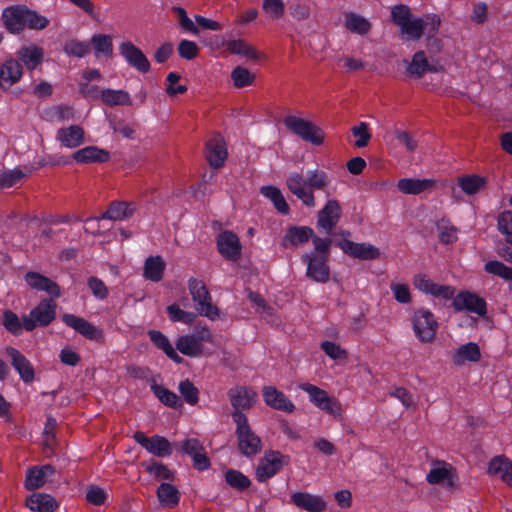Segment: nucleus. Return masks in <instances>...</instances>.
<instances>
[{"mask_svg": "<svg viewBox=\"0 0 512 512\" xmlns=\"http://www.w3.org/2000/svg\"><path fill=\"white\" fill-rule=\"evenodd\" d=\"M90 48H93L97 58H111L113 55V39L110 35L97 33L94 34L90 41Z\"/></svg>", "mask_w": 512, "mask_h": 512, "instance_id": "nucleus-39", "label": "nucleus"}, {"mask_svg": "<svg viewBox=\"0 0 512 512\" xmlns=\"http://www.w3.org/2000/svg\"><path fill=\"white\" fill-rule=\"evenodd\" d=\"M62 320L67 326L73 328L88 339L98 340L102 336L101 330H99L96 326L84 318L75 316L73 314H65L62 317Z\"/></svg>", "mask_w": 512, "mask_h": 512, "instance_id": "nucleus-27", "label": "nucleus"}, {"mask_svg": "<svg viewBox=\"0 0 512 512\" xmlns=\"http://www.w3.org/2000/svg\"><path fill=\"white\" fill-rule=\"evenodd\" d=\"M205 343H213V336L207 328H202L194 335L180 336L176 341V348L183 355L200 357L205 353Z\"/></svg>", "mask_w": 512, "mask_h": 512, "instance_id": "nucleus-11", "label": "nucleus"}, {"mask_svg": "<svg viewBox=\"0 0 512 512\" xmlns=\"http://www.w3.org/2000/svg\"><path fill=\"white\" fill-rule=\"evenodd\" d=\"M314 231L306 226H292L287 229L282 239V246L286 249L304 245L313 236Z\"/></svg>", "mask_w": 512, "mask_h": 512, "instance_id": "nucleus-29", "label": "nucleus"}, {"mask_svg": "<svg viewBox=\"0 0 512 512\" xmlns=\"http://www.w3.org/2000/svg\"><path fill=\"white\" fill-rule=\"evenodd\" d=\"M391 17L399 27L402 36L409 40L418 39L422 33L433 36L438 32L441 20L435 14L426 15L423 19L413 17L406 5H397L392 8Z\"/></svg>", "mask_w": 512, "mask_h": 512, "instance_id": "nucleus-1", "label": "nucleus"}, {"mask_svg": "<svg viewBox=\"0 0 512 512\" xmlns=\"http://www.w3.org/2000/svg\"><path fill=\"white\" fill-rule=\"evenodd\" d=\"M23 68L21 63L13 58L7 59L0 67V84L2 82L13 85L22 78Z\"/></svg>", "mask_w": 512, "mask_h": 512, "instance_id": "nucleus-37", "label": "nucleus"}, {"mask_svg": "<svg viewBox=\"0 0 512 512\" xmlns=\"http://www.w3.org/2000/svg\"><path fill=\"white\" fill-rule=\"evenodd\" d=\"M413 285L420 292L438 300H452L455 295V288L453 286L436 283L425 274L415 275Z\"/></svg>", "mask_w": 512, "mask_h": 512, "instance_id": "nucleus-12", "label": "nucleus"}, {"mask_svg": "<svg viewBox=\"0 0 512 512\" xmlns=\"http://www.w3.org/2000/svg\"><path fill=\"white\" fill-rule=\"evenodd\" d=\"M73 159L78 163H102L109 159V153L96 146H87L77 150Z\"/></svg>", "mask_w": 512, "mask_h": 512, "instance_id": "nucleus-36", "label": "nucleus"}, {"mask_svg": "<svg viewBox=\"0 0 512 512\" xmlns=\"http://www.w3.org/2000/svg\"><path fill=\"white\" fill-rule=\"evenodd\" d=\"M152 391L154 392L155 396L166 406L169 407H177L178 405V397L175 393L171 392L170 390L166 389L165 387L161 385L154 384L151 386Z\"/></svg>", "mask_w": 512, "mask_h": 512, "instance_id": "nucleus-57", "label": "nucleus"}, {"mask_svg": "<svg viewBox=\"0 0 512 512\" xmlns=\"http://www.w3.org/2000/svg\"><path fill=\"white\" fill-rule=\"evenodd\" d=\"M354 138L353 145L357 148L366 147L372 137L369 125L366 122H360L351 128Z\"/></svg>", "mask_w": 512, "mask_h": 512, "instance_id": "nucleus-50", "label": "nucleus"}, {"mask_svg": "<svg viewBox=\"0 0 512 512\" xmlns=\"http://www.w3.org/2000/svg\"><path fill=\"white\" fill-rule=\"evenodd\" d=\"M102 101L109 105H131L130 95L123 90L105 89L101 92Z\"/></svg>", "mask_w": 512, "mask_h": 512, "instance_id": "nucleus-49", "label": "nucleus"}, {"mask_svg": "<svg viewBox=\"0 0 512 512\" xmlns=\"http://www.w3.org/2000/svg\"><path fill=\"white\" fill-rule=\"evenodd\" d=\"M340 203L335 199H329L324 207L318 212L317 226L318 228L330 233L339 222L341 217Z\"/></svg>", "mask_w": 512, "mask_h": 512, "instance_id": "nucleus-20", "label": "nucleus"}, {"mask_svg": "<svg viewBox=\"0 0 512 512\" xmlns=\"http://www.w3.org/2000/svg\"><path fill=\"white\" fill-rule=\"evenodd\" d=\"M298 387L308 394L310 402L317 408L332 416H341L340 403L335 398L330 397L325 390L310 383H301Z\"/></svg>", "mask_w": 512, "mask_h": 512, "instance_id": "nucleus-10", "label": "nucleus"}, {"mask_svg": "<svg viewBox=\"0 0 512 512\" xmlns=\"http://www.w3.org/2000/svg\"><path fill=\"white\" fill-rule=\"evenodd\" d=\"M412 328L419 341L431 343L435 339L438 322L430 310L419 308L412 316Z\"/></svg>", "mask_w": 512, "mask_h": 512, "instance_id": "nucleus-7", "label": "nucleus"}, {"mask_svg": "<svg viewBox=\"0 0 512 512\" xmlns=\"http://www.w3.org/2000/svg\"><path fill=\"white\" fill-rule=\"evenodd\" d=\"M219 253L227 260L237 261L241 257L242 245L238 236L231 231H223L217 237Z\"/></svg>", "mask_w": 512, "mask_h": 512, "instance_id": "nucleus-19", "label": "nucleus"}, {"mask_svg": "<svg viewBox=\"0 0 512 512\" xmlns=\"http://www.w3.org/2000/svg\"><path fill=\"white\" fill-rule=\"evenodd\" d=\"M286 185L305 206L312 208L316 205L313 189H325L329 185V177L324 171L314 170L308 172L305 180L301 174L294 172L288 176Z\"/></svg>", "mask_w": 512, "mask_h": 512, "instance_id": "nucleus-3", "label": "nucleus"}, {"mask_svg": "<svg viewBox=\"0 0 512 512\" xmlns=\"http://www.w3.org/2000/svg\"><path fill=\"white\" fill-rule=\"evenodd\" d=\"M20 170H12L0 173V189H7L17 185L23 178Z\"/></svg>", "mask_w": 512, "mask_h": 512, "instance_id": "nucleus-63", "label": "nucleus"}, {"mask_svg": "<svg viewBox=\"0 0 512 512\" xmlns=\"http://www.w3.org/2000/svg\"><path fill=\"white\" fill-rule=\"evenodd\" d=\"M329 257L323 254H304L302 261L307 264L306 276L318 283H326L330 279Z\"/></svg>", "mask_w": 512, "mask_h": 512, "instance_id": "nucleus-14", "label": "nucleus"}, {"mask_svg": "<svg viewBox=\"0 0 512 512\" xmlns=\"http://www.w3.org/2000/svg\"><path fill=\"white\" fill-rule=\"evenodd\" d=\"M1 21L4 28L11 34H20L25 29L44 30L50 23L46 16L20 4L4 8Z\"/></svg>", "mask_w": 512, "mask_h": 512, "instance_id": "nucleus-2", "label": "nucleus"}, {"mask_svg": "<svg viewBox=\"0 0 512 512\" xmlns=\"http://www.w3.org/2000/svg\"><path fill=\"white\" fill-rule=\"evenodd\" d=\"M120 54L134 68L142 73L148 72L150 63L143 52L137 48L132 42L124 41L119 46Z\"/></svg>", "mask_w": 512, "mask_h": 512, "instance_id": "nucleus-23", "label": "nucleus"}, {"mask_svg": "<svg viewBox=\"0 0 512 512\" xmlns=\"http://www.w3.org/2000/svg\"><path fill=\"white\" fill-rule=\"evenodd\" d=\"M18 61H21L25 67L32 71L36 69L44 60L43 48L35 45H24L16 52Z\"/></svg>", "mask_w": 512, "mask_h": 512, "instance_id": "nucleus-30", "label": "nucleus"}, {"mask_svg": "<svg viewBox=\"0 0 512 512\" xmlns=\"http://www.w3.org/2000/svg\"><path fill=\"white\" fill-rule=\"evenodd\" d=\"M458 185L468 195H473L485 188L486 179L478 175H466L458 178Z\"/></svg>", "mask_w": 512, "mask_h": 512, "instance_id": "nucleus-45", "label": "nucleus"}, {"mask_svg": "<svg viewBox=\"0 0 512 512\" xmlns=\"http://www.w3.org/2000/svg\"><path fill=\"white\" fill-rule=\"evenodd\" d=\"M320 346L324 353L332 360H345L348 357L347 351L335 342L323 341Z\"/></svg>", "mask_w": 512, "mask_h": 512, "instance_id": "nucleus-56", "label": "nucleus"}, {"mask_svg": "<svg viewBox=\"0 0 512 512\" xmlns=\"http://www.w3.org/2000/svg\"><path fill=\"white\" fill-rule=\"evenodd\" d=\"M205 156L213 168H220L224 165L228 152L225 140L221 135H213L206 142Z\"/></svg>", "mask_w": 512, "mask_h": 512, "instance_id": "nucleus-17", "label": "nucleus"}, {"mask_svg": "<svg viewBox=\"0 0 512 512\" xmlns=\"http://www.w3.org/2000/svg\"><path fill=\"white\" fill-rule=\"evenodd\" d=\"M26 506L34 512H54L58 503L51 495L37 492L26 499Z\"/></svg>", "mask_w": 512, "mask_h": 512, "instance_id": "nucleus-33", "label": "nucleus"}, {"mask_svg": "<svg viewBox=\"0 0 512 512\" xmlns=\"http://www.w3.org/2000/svg\"><path fill=\"white\" fill-rule=\"evenodd\" d=\"M178 52L180 57L186 60H192L199 54V48L193 41L182 40L178 46Z\"/></svg>", "mask_w": 512, "mask_h": 512, "instance_id": "nucleus-64", "label": "nucleus"}, {"mask_svg": "<svg viewBox=\"0 0 512 512\" xmlns=\"http://www.w3.org/2000/svg\"><path fill=\"white\" fill-rule=\"evenodd\" d=\"M134 209L131 205L125 202H114L112 203L101 218L90 219L87 221L88 224L99 222L101 219L109 220H123L133 214Z\"/></svg>", "mask_w": 512, "mask_h": 512, "instance_id": "nucleus-40", "label": "nucleus"}, {"mask_svg": "<svg viewBox=\"0 0 512 512\" xmlns=\"http://www.w3.org/2000/svg\"><path fill=\"white\" fill-rule=\"evenodd\" d=\"M63 50L69 56L82 58L90 52V43L78 39H71L65 43Z\"/></svg>", "mask_w": 512, "mask_h": 512, "instance_id": "nucleus-53", "label": "nucleus"}, {"mask_svg": "<svg viewBox=\"0 0 512 512\" xmlns=\"http://www.w3.org/2000/svg\"><path fill=\"white\" fill-rule=\"evenodd\" d=\"M54 474V468L51 465L34 466L27 471L25 479V488L34 490L42 487L47 479Z\"/></svg>", "mask_w": 512, "mask_h": 512, "instance_id": "nucleus-31", "label": "nucleus"}, {"mask_svg": "<svg viewBox=\"0 0 512 512\" xmlns=\"http://www.w3.org/2000/svg\"><path fill=\"white\" fill-rule=\"evenodd\" d=\"M57 304L53 299L41 300L27 316L23 317V326L26 331H32L37 326L46 327L56 318Z\"/></svg>", "mask_w": 512, "mask_h": 512, "instance_id": "nucleus-6", "label": "nucleus"}, {"mask_svg": "<svg viewBox=\"0 0 512 512\" xmlns=\"http://www.w3.org/2000/svg\"><path fill=\"white\" fill-rule=\"evenodd\" d=\"M232 418L236 424L235 435L240 453L247 458L259 454L262 450V441L252 430L248 417L240 411H235Z\"/></svg>", "mask_w": 512, "mask_h": 512, "instance_id": "nucleus-4", "label": "nucleus"}, {"mask_svg": "<svg viewBox=\"0 0 512 512\" xmlns=\"http://www.w3.org/2000/svg\"><path fill=\"white\" fill-rule=\"evenodd\" d=\"M390 289L395 300L401 304H408L411 302L410 287L404 283H391Z\"/></svg>", "mask_w": 512, "mask_h": 512, "instance_id": "nucleus-60", "label": "nucleus"}, {"mask_svg": "<svg viewBox=\"0 0 512 512\" xmlns=\"http://www.w3.org/2000/svg\"><path fill=\"white\" fill-rule=\"evenodd\" d=\"M157 496L162 506H176L180 499L178 490L171 484L163 483L157 490Z\"/></svg>", "mask_w": 512, "mask_h": 512, "instance_id": "nucleus-47", "label": "nucleus"}, {"mask_svg": "<svg viewBox=\"0 0 512 512\" xmlns=\"http://www.w3.org/2000/svg\"><path fill=\"white\" fill-rule=\"evenodd\" d=\"M226 482L235 489L244 490L251 485L250 479L242 472L234 469H229L225 473Z\"/></svg>", "mask_w": 512, "mask_h": 512, "instance_id": "nucleus-54", "label": "nucleus"}, {"mask_svg": "<svg viewBox=\"0 0 512 512\" xmlns=\"http://www.w3.org/2000/svg\"><path fill=\"white\" fill-rule=\"evenodd\" d=\"M179 391L188 404L194 405L198 402V389L189 380L180 383Z\"/></svg>", "mask_w": 512, "mask_h": 512, "instance_id": "nucleus-62", "label": "nucleus"}, {"mask_svg": "<svg viewBox=\"0 0 512 512\" xmlns=\"http://www.w3.org/2000/svg\"><path fill=\"white\" fill-rule=\"evenodd\" d=\"M166 81V92L169 96L184 94L187 91V87L185 85L179 84L180 76L175 72L169 73L167 75Z\"/></svg>", "mask_w": 512, "mask_h": 512, "instance_id": "nucleus-61", "label": "nucleus"}, {"mask_svg": "<svg viewBox=\"0 0 512 512\" xmlns=\"http://www.w3.org/2000/svg\"><path fill=\"white\" fill-rule=\"evenodd\" d=\"M188 288L199 314L210 320L219 318V309L212 303L210 293L203 281L191 278L188 281Z\"/></svg>", "mask_w": 512, "mask_h": 512, "instance_id": "nucleus-5", "label": "nucleus"}, {"mask_svg": "<svg viewBox=\"0 0 512 512\" xmlns=\"http://www.w3.org/2000/svg\"><path fill=\"white\" fill-rule=\"evenodd\" d=\"M25 281L31 288L37 291H45L53 298H59L61 295L59 286L54 281L38 272L31 271L26 273Z\"/></svg>", "mask_w": 512, "mask_h": 512, "instance_id": "nucleus-28", "label": "nucleus"}, {"mask_svg": "<svg viewBox=\"0 0 512 512\" xmlns=\"http://www.w3.org/2000/svg\"><path fill=\"white\" fill-rule=\"evenodd\" d=\"M256 75L242 66H236L231 71V80L234 87L240 89L254 84Z\"/></svg>", "mask_w": 512, "mask_h": 512, "instance_id": "nucleus-48", "label": "nucleus"}, {"mask_svg": "<svg viewBox=\"0 0 512 512\" xmlns=\"http://www.w3.org/2000/svg\"><path fill=\"white\" fill-rule=\"evenodd\" d=\"M231 405L238 411V409H250L253 407L257 400V393L252 388L244 386H237L231 388L228 392Z\"/></svg>", "mask_w": 512, "mask_h": 512, "instance_id": "nucleus-25", "label": "nucleus"}, {"mask_svg": "<svg viewBox=\"0 0 512 512\" xmlns=\"http://www.w3.org/2000/svg\"><path fill=\"white\" fill-rule=\"evenodd\" d=\"M261 392L263 400L268 407L289 414L295 411V404L276 387L266 385L263 386Z\"/></svg>", "mask_w": 512, "mask_h": 512, "instance_id": "nucleus-16", "label": "nucleus"}, {"mask_svg": "<svg viewBox=\"0 0 512 512\" xmlns=\"http://www.w3.org/2000/svg\"><path fill=\"white\" fill-rule=\"evenodd\" d=\"M339 247L351 257L361 260H373L380 257V251L377 247L368 243H354L348 239L339 242Z\"/></svg>", "mask_w": 512, "mask_h": 512, "instance_id": "nucleus-21", "label": "nucleus"}, {"mask_svg": "<svg viewBox=\"0 0 512 512\" xmlns=\"http://www.w3.org/2000/svg\"><path fill=\"white\" fill-rule=\"evenodd\" d=\"M57 139L65 147L76 148L84 142V130L78 125L61 128L57 132Z\"/></svg>", "mask_w": 512, "mask_h": 512, "instance_id": "nucleus-35", "label": "nucleus"}, {"mask_svg": "<svg viewBox=\"0 0 512 512\" xmlns=\"http://www.w3.org/2000/svg\"><path fill=\"white\" fill-rule=\"evenodd\" d=\"M108 498L107 492L101 487L91 485L87 487L86 500L88 503L100 506L105 503Z\"/></svg>", "mask_w": 512, "mask_h": 512, "instance_id": "nucleus-58", "label": "nucleus"}, {"mask_svg": "<svg viewBox=\"0 0 512 512\" xmlns=\"http://www.w3.org/2000/svg\"><path fill=\"white\" fill-rule=\"evenodd\" d=\"M148 335L154 345L161 349L167 355V357L176 363L182 362L183 359L178 355L169 339L163 333L156 330H150Z\"/></svg>", "mask_w": 512, "mask_h": 512, "instance_id": "nucleus-41", "label": "nucleus"}, {"mask_svg": "<svg viewBox=\"0 0 512 512\" xmlns=\"http://www.w3.org/2000/svg\"><path fill=\"white\" fill-rule=\"evenodd\" d=\"M165 263L160 256H150L144 264V277L154 282L162 279Z\"/></svg>", "mask_w": 512, "mask_h": 512, "instance_id": "nucleus-43", "label": "nucleus"}, {"mask_svg": "<svg viewBox=\"0 0 512 512\" xmlns=\"http://www.w3.org/2000/svg\"><path fill=\"white\" fill-rule=\"evenodd\" d=\"M226 46L229 53L248 60H257L260 57L259 52L252 45L241 39L229 41Z\"/></svg>", "mask_w": 512, "mask_h": 512, "instance_id": "nucleus-42", "label": "nucleus"}, {"mask_svg": "<svg viewBox=\"0 0 512 512\" xmlns=\"http://www.w3.org/2000/svg\"><path fill=\"white\" fill-rule=\"evenodd\" d=\"M434 184L432 179L404 178L398 181L397 187L404 194L416 195L433 188Z\"/></svg>", "mask_w": 512, "mask_h": 512, "instance_id": "nucleus-38", "label": "nucleus"}, {"mask_svg": "<svg viewBox=\"0 0 512 512\" xmlns=\"http://www.w3.org/2000/svg\"><path fill=\"white\" fill-rule=\"evenodd\" d=\"M291 502L298 508L308 512H323L326 507V501L319 495H313L308 492H295L291 495Z\"/></svg>", "mask_w": 512, "mask_h": 512, "instance_id": "nucleus-24", "label": "nucleus"}, {"mask_svg": "<svg viewBox=\"0 0 512 512\" xmlns=\"http://www.w3.org/2000/svg\"><path fill=\"white\" fill-rule=\"evenodd\" d=\"M452 306L456 311H468L479 316L486 314V302L483 298L469 291H462L452 298Z\"/></svg>", "mask_w": 512, "mask_h": 512, "instance_id": "nucleus-15", "label": "nucleus"}, {"mask_svg": "<svg viewBox=\"0 0 512 512\" xmlns=\"http://www.w3.org/2000/svg\"><path fill=\"white\" fill-rule=\"evenodd\" d=\"M5 352L10 357L11 364L18 372L22 381L25 383H31L35 378L34 368L31 362L14 347H6Z\"/></svg>", "mask_w": 512, "mask_h": 512, "instance_id": "nucleus-22", "label": "nucleus"}, {"mask_svg": "<svg viewBox=\"0 0 512 512\" xmlns=\"http://www.w3.org/2000/svg\"><path fill=\"white\" fill-rule=\"evenodd\" d=\"M498 229L506 236L507 242L512 244V212L504 211L498 216Z\"/></svg>", "mask_w": 512, "mask_h": 512, "instance_id": "nucleus-59", "label": "nucleus"}, {"mask_svg": "<svg viewBox=\"0 0 512 512\" xmlns=\"http://www.w3.org/2000/svg\"><path fill=\"white\" fill-rule=\"evenodd\" d=\"M487 473L490 476L500 478L503 482L512 486V462L506 456L498 455L493 457L488 463Z\"/></svg>", "mask_w": 512, "mask_h": 512, "instance_id": "nucleus-26", "label": "nucleus"}, {"mask_svg": "<svg viewBox=\"0 0 512 512\" xmlns=\"http://www.w3.org/2000/svg\"><path fill=\"white\" fill-rule=\"evenodd\" d=\"M442 69L439 65L429 64L424 52L419 51L414 54L411 62L406 67L409 76L420 78L426 72H437Z\"/></svg>", "mask_w": 512, "mask_h": 512, "instance_id": "nucleus-32", "label": "nucleus"}, {"mask_svg": "<svg viewBox=\"0 0 512 512\" xmlns=\"http://www.w3.org/2000/svg\"><path fill=\"white\" fill-rule=\"evenodd\" d=\"M289 456L279 451L268 450L258 461L255 475L259 482H264L274 477L284 466L289 463Z\"/></svg>", "mask_w": 512, "mask_h": 512, "instance_id": "nucleus-8", "label": "nucleus"}, {"mask_svg": "<svg viewBox=\"0 0 512 512\" xmlns=\"http://www.w3.org/2000/svg\"><path fill=\"white\" fill-rule=\"evenodd\" d=\"M134 439L142 447H144L149 453L164 457L168 456L172 452L170 442L162 436L147 437L143 432L138 431L134 434Z\"/></svg>", "mask_w": 512, "mask_h": 512, "instance_id": "nucleus-18", "label": "nucleus"}, {"mask_svg": "<svg viewBox=\"0 0 512 512\" xmlns=\"http://www.w3.org/2000/svg\"><path fill=\"white\" fill-rule=\"evenodd\" d=\"M3 326L13 335H20L24 329L23 320L12 311H5L3 313Z\"/></svg>", "mask_w": 512, "mask_h": 512, "instance_id": "nucleus-55", "label": "nucleus"}, {"mask_svg": "<svg viewBox=\"0 0 512 512\" xmlns=\"http://www.w3.org/2000/svg\"><path fill=\"white\" fill-rule=\"evenodd\" d=\"M345 27L353 33L364 35L369 32L371 24L366 18L358 14L346 13Z\"/></svg>", "mask_w": 512, "mask_h": 512, "instance_id": "nucleus-46", "label": "nucleus"}, {"mask_svg": "<svg viewBox=\"0 0 512 512\" xmlns=\"http://www.w3.org/2000/svg\"><path fill=\"white\" fill-rule=\"evenodd\" d=\"M484 270L488 274L498 276L505 281H512V267L497 260H490L485 263Z\"/></svg>", "mask_w": 512, "mask_h": 512, "instance_id": "nucleus-51", "label": "nucleus"}, {"mask_svg": "<svg viewBox=\"0 0 512 512\" xmlns=\"http://www.w3.org/2000/svg\"><path fill=\"white\" fill-rule=\"evenodd\" d=\"M426 480L431 485H442L453 488L458 482L455 468L448 462L435 460L426 475Z\"/></svg>", "mask_w": 512, "mask_h": 512, "instance_id": "nucleus-13", "label": "nucleus"}, {"mask_svg": "<svg viewBox=\"0 0 512 512\" xmlns=\"http://www.w3.org/2000/svg\"><path fill=\"white\" fill-rule=\"evenodd\" d=\"M261 194L269 199L274 207L282 214H288L289 213V206L280 191L275 186H263L260 190Z\"/></svg>", "mask_w": 512, "mask_h": 512, "instance_id": "nucleus-44", "label": "nucleus"}, {"mask_svg": "<svg viewBox=\"0 0 512 512\" xmlns=\"http://www.w3.org/2000/svg\"><path fill=\"white\" fill-rule=\"evenodd\" d=\"M481 358L480 347L475 342L460 345L452 356L455 365L461 366L466 362H478Z\"/></svg>", "mask_w": 512, "mask_h": 512, "instance_id": "nucleus-34", "label": "nucleus"}, {"mask_svg": "<svg viewBox=\"0 0 512 512\" xmlns=\"http://www.w3.org/2000/svg\"><path fill=\"white\" fill-rule=\"evenodd\" d=\"M169 319L173 322H180L183 324H191L196 319L197 315L191 311H185L180 308L178 304H171L167 307Z\"/></svg>", "mask_w": 512, "mask_h": 512, "instance_id": "nucleus-52", "label": "nucleus"}, {"mask_svg": "<svg viewBox=\"0 0 512 512\" xmlns=\"http://www.w3.org/2000/svg\"><path fill=\"white\" fill-rule=\"evenodd\" d=\"M285 126L313 145H321L325 140V133L317 125L297 116H287L284 119Z\"/></svg>", "mask_w": 512, "mask_h": 512, "instance_id": "nucleus-9", "label": "nucleus"}]
</instances>
